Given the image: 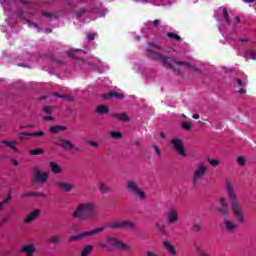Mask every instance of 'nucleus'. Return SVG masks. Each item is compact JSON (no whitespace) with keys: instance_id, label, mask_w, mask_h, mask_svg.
<instances>
[{"instance_id":"obj_1","label":"nucleus","mask_w":256,"mask_h":256,"mask_svg":"<svg viewBox=\"0 0 256 256\" xmlns=\"http://www.w3.org/2000/svg\"><path fill=\"white\" fill-rule=\"evenodd\" d=\"M226 191L231 201L232 213L236 221H238V223H245V213L243 212V206L239 204V200L235 195V190L233 189V186L231 185V181L229 180L226 181Z\"/></svg>"},{"instance_id":"obj_2","label":"nucleus","mask_w":256,"mask_h":256,"mask_svg":"<svg viewBox=\"0 0 256 256\" xmlns=\"http://www.w3.org/2000/svg\"><path fill=\"white\" fill-rule=\"evenodd\" d=\"M72 219H80V221H87V219H93L97 217V211L95 204L80 203L71 215Z\"/></svg>"},{"instance_id":"obj_3","label":"nucleus","mask_w":256,"mask_h":256,"mask_svg":"<svg viewBox=\"0 0 256 256\" xmlns=\"http://www.w3.org/2000/svg\"><path fill=\"white\" fill-rule=\"evenodd\" d=\"M106 243H108L112 249L117 247L118 249H121V251H126L127 253H131V251H133V246L125 244L123 241L115 237L106 238Z\"/></svg>"},{"instance_id":"obj_4","label":"nucleus","mask_w":256,"mask_h":256,"mask_svg":"<svg viewBox=\"0 0 256 256\" xmlns=\"http://www.w3.org/2000/svg\"><path fill=\"white\" fill-rule=\"evenodd\" d=\"M47 181H49V173L41 171L37 166L32 169V183L45 185Z\"/></svg>"},{"instance_id":"obj_5","label":"nucleus","mask_w":256,"mask_h":256,"mask_svg":"<svg viewBox=\"0 0 256 256\" xmlns=\"http://www.w3.org/2000/svg\"><path fill=\"white\" fill-rule=\"evenodd\" d=\"M126 188L128 189V191H130V193L135 195V197H138V199H140L141 201H145L147 197L145 195V191H143V189L139 187V184L135 182V180L128 181L126 184Z\"/></svg>"},{"instance_id":"obj_6","label":"nucleus","mask_w":256,"mask_h":256,"mask_svg":"<svg viewBox=\"0 0 256 256\" xmlns=\"http://www.w3.org/2000/svg\"><path fill=\"white\" fill-rule=\"evenodd\" d=\"M105 231L104 227H98L88 232H81L77 235L70 236L68 238V243H73V241H81L87 237H93V235H97V233H103Z\"/></svg>"},{"instance_id":"obj_7","label":"nucleus","mask_w":256,"mask_h":256,"mask_svg":"<svg viewBox=\"0 0 256 256\" xmlns=\"http://www.w3.org/2000/svg\"><path fill=\"white\" fill-rule=\"evenodd\" d=\"M207 174V166L205 164H198L197 168L194 171L193 177H192V185L193 187L197 186V183L205 177Z\"/></svg>"},{"instance_id":"obj_8","label":"nucleus","mask_w":256,"mask_h":256,"mask_svg":"<svg viewBox=\"0 0 256 256\" xmlns=\"http://www.w3.org/2000/svg\"><path fill=\"white\" fill-rule=\"evenodd\" d=\"M171 61H173L176 65H186V67H191L190 62L180 61L177 58H171V57H166V56H164L162 58V65L166 69H170L171 71H175V68H174L173 64H171Z\"/></svg>"},{"instance_id":"obj_9","label":"nucleus","mask_w":256,"mask_h":256,"mask_svg":"<svg viewBox=\"0 0 256 256\" xmlns=\"http://www.w3.org/2000/svg\"><path fill=\"white\" fill-rule=\"evenodd\" d=\"M54 145H57L58 147H62V149H74V151H81L79 148L75 147V144L73 142L63 138V136H59L54 139Z\"/></svg>"},{"instance_id":"obj_10","label":"nucleus","mask_w":256,"mask_h":256,"mask_svg":"<svg viewBox=\"0 0 256 256\" xmlns=\"http://www.w3.org/2000/svg\"><path fill=\"white\" fill-rule=\"evenodd\" d=\"M171 144L173 145L174 150L178 153V155H180L181 157H187V152H185L183 140L175 138L171 140Z\"/></svg>"},{"instance_id":"obj_11","label":"nucleus","mask_w":256,"mask_h":256,"mask_svg":"<svg viewBox=\"0 0 256 256\" xmlns=\"http://www.w3.org/2000/svg\"><path fill=\"white\" fill-rule=\"evenodd\" d=\"M166 220L170 225H177V223H179V211L175 208H171L166 213Z\"/></svg>"},{"instance_id":"obj_12","label":"nucleus","mask_w":256,"mask_h":256,"mask_svg":"<svg viewBox=\"0 0 256 256\" xmlns=\"http://www.w3.org/2000/svg\"><path fill=\"white\" fill-rule=\"evenodd\" d=\"M218 213L222 217H227V215H229V205L227 204V200L225 198L219 199Z\"/></svg>"},{"instance_id":"obj_13","label":"nucleus","mask_w":256,"mask_h":256,"mask_svg":"<svg viewBox=\"0 0 256 256\" xmlns=\"http://www.w3.org/2000/svg\"><path fill=\"white\" fill-rule=\"evenodd\" d=\"M224 229L227 233H235L237 231V223L232 220L226 219L224 220Z\"/></svg>"},{"instance_id":"obj_14","label":"nucleus","mask_w":256,"mask_h":256,"mask_svg":"<svg viewBox=\"0 0 256 256\" xmlns=\"http://www.w3.org/2000/svg\"><path fill=\"white\" fill-rule=\"evenodd\" d=\"M0 145H2V146H0L1 149H5V146H3V145H6L8 147V149L17 153V146H15V145H17V141H11V140L4 139V140L0 141Z\"/></svg>"},{"instance_id":"obj_15","label":"nucleus","mask_w":256,"mask_h":256,"mask_svg":"<svg viewBox=\"0 0 256 256\" xmlns=\"http://www.w3.org/2000/svg\"><path fill=\"white\" fill-rule=\"evenodd\" d=\"M35 251H37L35 244H27L22 247V253H25L26 256H34Z\"/></svg>"},{"instance_id":"obj_16","label":"nucleus","mask_w":256,"mask_h":256,"mask_svg":"<svg viewBox=\"0 0 256 256\" xmlns=\"http://www.w3.org/2000/svg\"><path fill=\"white\" fill-rule=\"evenodd\" d=\"M55 187H58L61 191H66L69 193L70 191H73V186L66 182H55Z\"/></svg>"},{"instance_id":"obj_17","label":"nucleus","mask_w":256,"mask_h":256,"mask_svg":"<svg viewBox=\"0 0 256 256\" xmlns=\"http://www.w3.org/2000/svg\"><path fill=\"white\" fill-rule=\"evenodd\" d=\"M147 55H148L149 59H152L153 61H162L163 57H164L162 54L155 52L151 49L147 50Z\"/></svg>"},{"instance_id":"obj_18","label":"nucleus","mask_w":256,"mask_h":256,"mask_svg":"<svg viewBox=\"0 0 256 256\" xmlns=\"http://www.w3.org/2000/svg\"><path fill=\"white\" fill-rule=\"evenodd\" d=\"M163 247L166 249V251H167V253H169V255H172V256L177 255V250L175 249V246H173V244H171V242L164 241Z\"/></svg>"},{"instance_id":"obj_19","label":"nucleus","mask_w":256,"mask_h":256,"mask_svg":"<svg viewBox=\"0 0 256 256\" xmlns=\"http://www.w3.org/2000/svg\"><path fill=\"white\" fill-rule=\"evenodd\" d=\"M41 213V211L39 210H33L25 219H24V223H33V221H35V219H37V217H39V214Z\"/></svg>"},{"instance_id":"obj_20","label":"nucleus","mask_w":256,"mask_h":256,"mask_svg":"<svg viewBox=\"0 0 256 256\" xmlns=\"http://www.w3.org/2000/svg\"><path fill=\"white\" fill-rule=\"evenodd\" d=\"M112 119H117L118 121H123L124 123H129V116H127V113H115L111 114Z\"/></svg>"},{"instance_id":"obj_21","label":"nucleus","mask_w":256,"mask_h":256,"mask_svg":"<svg viewBox=\"0 0 256 256\" xmlns=\"http://www.w3.org/2000/svg\"><path fill=\"white\" fill-rule=\"evenodd\" d=\"M49 131L52 135H57L58 133H62V131H67V126L54 125L49 128Z\"/></svg>"},{"instance_id":"obj_22","label":"nucleus","mask_w":256,"mask_h":256,"mask_svg":"<svg viewBox=\"0 0 256 256\" xmlns=\"http://www.w3.org/2000/svg\"><path fill=\"white\" fill-rule=\"evenodd\" d=\"M107 227L109 229H123V221L121 220H113L110 223L107 224Z\"/></svg>"},{"instance_id":"obj_23","label":"nucleus","mask_w":256,"mask_h":256,"mask_svg":"<svg viewBox=\"0 0 256 256\" xmlns=\"http://www.w3.org/2000/svg\"><path fill=\"white\" fill-rule=\"evenodd\" d=\"M98 189H99L100 193H102L104 195H107V193H111V188L105 182H99Z\"/></svg>"},{"instance_id":"obj_24","label":"nucleus","mask_w":256,"mask_h":256,"mask_svg":"<svg viewBox=\"0 0 256 256\" xmlns=\"http://www.w3.org/2000/svg\"><path fill=\"white\" fill-rule=\"evenodd\" d=\"M49 165L52 173H54L55 175H61V173H63L61 166H59V164H57L56 162H50Z\"/></svg>"},{"instance_id":"obj_25","label":"nucleus","mask_w":256,"mask_h":256,"mask_svg":"<svg viewBox=\"0 0 256 256\" xmlns=\"http://www.w3.org/2000/svg\"><path fill=\"white\" fill-rule=\"evenodd\" d=\"M111 97H116V99H125V95L117 92H109L103 95V99H111Z\"/></svg>"},{"instance_id":"obj_26","label":"nucleus","mask_w":256,"mask_h":256,"mask_svg":"<svg viewBox=\"0 0 256 256\" xmlns=\"http://www.w3.org/2000/svg\"><path fill=\"white\" fill-rule=\"evenodd\" d=\"M21 135H24V137H45V132L38 131V132H22Z\"/></svg>"},{"instance_id":"obj_27","label":"nucleus","mask_w":256,"mask_h":256,"mask_svg":"<svg viewBox=\"0 0 256 256\" xmlns=\"http://www.w3.org/2000/svg\"><path fill=\"white\" fill-rule=\"evenodd\" d=\"M91 253H93V246H91V245L84 246L82 248V250L80 251L81 256H90Z\"/></svg>"},{"instance_id":"obj_28","label":"nucleus","mask_w":256,"mask_h":256,"mask_svg":"<svg viewBox=\"0 0 256 256\" xmlns=\"http://www.w3.org/2000/svg\"><path fill=\"white\" fill-rule=\"evenodd\" d=\"M137 224L133 221H123L122 229H130V231H134Z\"/></svg>"},{"instance_id":"obj_29","label":"nucleus","mask_w":256,"mask_h":256,"mask_svg":"<svg viewBox=\"0 0 256 256\" xmlns=\"http://www.w3.org/2000/svg\"><path fill=\"white\" fill-rule=\"evenodd\" d=\"M109 111V106L100 105L96 108L97 115H105Z\"/></svg>"},{"instance_id":"obj_30","label":"nucleus","mask_w":256,"mask_h":256,"mask_svg":"<svg viewBox=\"0 0 256 256\" xmlns=\"http://www.w3.org/2000/svg\"><path fill=\"white\" fill-rule=\"evenodd\" d=\"M222 11L224 21L227 23L229 27H231V18H229V11H227V8H223Z\"/></svg>"},{"instance_id":"obj_31","label":"nucleus","mask_w":256,"mask_h":256,"mask_svg":"<svg viewBox=\"0 0 256 256\" xmlns=\"http://www.w3.org/2000/svg\"><path fill=\"white\" fill-rule=\"evenodd\" d=\"M192 231H194V233H201V231H203V226L199 222H194L192 225Z\"/></svg>"},{"instance_id":"obj_32","label":"nucleus","mask_w":256,"mask_h":256,"mask_svg":"<svg viewBox=\"0 0 256 256\" xmlns=\"http://www.w3.org/2000/svg\"><path fill=\"white\" fill-rule=\"evenodd\" d=\"M11 191L8 192V196L5 200H3L2 202H0V211H3V209H5V205H7V203H9V201H11Z\"/></svg>"},{"instance_id":"obj_33","label":"nucleus","mask_w":256,"mask_h":256,"mask_svg":"<svg viewBox=\"0 0 256 256\" xmlns=\"http://www.w3.org/2000/svg\"><path fill=\"white\" fill-rule=\"evenodd\" d=\"M155 227L157 230L160 231V233H163L165 235L167 233V230H165V226L161 224L160 222H156Z\"/></svg>"},{"instance_id":"obj_34","label":"nucleus","mask_w":256,"mask_h":256,"mask_svg":"<svg viewBox=\"0 0 256 256\" xmlns=\"http://www.w3.org/2000/svg\"><path fill=\"white\" fill-rule=\"evenodd\" d=\"M167 37H169V39H173L174 41H181V36L173 32H168Z\"/></svg>"},{"instance_id":"obj_35","label":"nucleus","mask_w":256,"mask_h":256,"mask_svg":"<svg viewBox=\"0 0 256 256\" xmlns=\"http://www.w3.org/2000/svg\"><path fill=\"white\" fill-rule=\"evenodd\" d=\"M30 155H43L45 153V150L41 148L33 149L29 151Z\"/></svg>"},{"instance_id":"obj_36","label":"nucleus","mask_w":256,"mask_h":256,"mask_svg":"<svg viewBox=\"0 0 256 256\" xmlns=\"http://www.w3.org/2000/svg\"><path fill=\"white\" fill-rule=\"evenodd\" d=\"M110 137L112 139H121V137H123V134H121V132L119 131H113V132H110Z\"/></svg>"},{"instance_id":"obj_37","label":"nucleus","mask_w":256,"mask_h":256,"mask_svg":"<svg viewBox=\"0 0 256 256\" xmlns=\"http://www.w3.org/2000/svg\"><path fill=\"white\" fill-rule=\"evenodd\" d=\"M237 163H238V165H240V167H245L247 160H245V157L239 156L237 158Z\"/></svg>"},{"instance_id":"obj_38","label":"nucleus","mask_w":256,"mask_h":256,"mask_svg":"<svg viewBox=\"0 0 256 256\" xmlns=\"http://www.w3.org/2000/svg\"><path fill=\"white\" fill-rule=\"evenodd\" d=\"M47 241L48 243H61V238L59 236H52Z\"/></svg>"},{"instance_id":"obj_39","label":"nucleus","mask_w":256,"mask_h":256,"mask_svg":"<svg viewBox=\"0 0 256 256\" xmlns=\"http://www.w3.org/2000/svg\"><path fill=\"white\" fill-rule=\"evenodd\" d=\"M181 127L185 131H191V127H193V125L189 122H182Z\"/></svg>"},{"instance_id":"obj_40","label":"nucleus","mask_w":256,"mask_h":256,"mask_svg":"<svg viewBox=\"0 0 256 256\" xmlns=\"http://www.w3.org/2000/svg\"><path fill=\"white\" fill-rule=\"evenodd\" d=\"M194 248L197 251V253L199 254V256H202L205 253L203 251V249H201V246L198 245L197 242H194Z\"/></svg>"},{"instance_id":"obj_41","label":"nucleus","mask_w":256,"mask_h":256,"mask_svg":"<svg viewBox=\"0 0 256 256\" xmlns=\"http://www.w3.org/2000/svg\"><path fill=\"white\" fill-rule=\"evenodd\" d=\"M247 55H248L249 59L256 61L255 50H253V49L248 50Z\"/></svg>"},{"instance_id":"obj_42","label":"nucleus","mask_w":256,"mask_h":256,"mask_svg":"<svg viewBox=\"0 0 256 256\" xmlns=\"http://www.w3.org/2000/svg\"><path fill=\"white\" fill-rule=\"evenodd\" d=\"M32 197H43V199H47V195L41 192H31Z\"/></svg>"},{"instance_id":"obj_43","label":"nucleus","mask_w":256,"mask_h":256,"mask_svg":"<svg viewBox=\"0 0 256 256\" xmlns=\"http://www.w3.org/2000/svg\"><path fill=\"white\" fill-rule=\"evenodd\" d=\"M208 163H210L212 167H217L219 165V160L208 158Z\"/></svg>"},{"instance_id":"obj_44","label":"nucleus","mask_w":256,"mask_h":256,"mask_svg":"<svg viewBox=\"0 0 256 256\" xmlns=\"http://www.w3.org/2000/svg\"><path fill=\"white\" fill-rule=\"evenodd\" d=\"M87 13V10L85 8H81L80 10L76 11V15L78 18L83 17Z\"/></svg>"},{"instance_id":"obj_45","label":"nucleus","mask_w":256,"mask_h":256,"mask_svg":"<svg viewBox=\"0 0 256 256\" xmlns=\"http://www.w3.org/2000/svg\"><path fill=\"white\" fill-rule=\"evenodd\" d=\"M43 111L44 113H46V115H51L53 113V108H51L50 106H44Z\"/></svg>"},{"instance_id":"obj_46","label":"nucleus","mask_w":256,"mask_h":256,"mask_svg":"<svg viewBox=\"0 0 256 256\" xmlns=\"http://www.w3.org/2000/svg\"><path fill=\"white\" fill-rule=\"evenodd\" d=\"M99 247H101L102 249H109V243H107V240L99 242Z\"/></svg>"},{"instance_id":"obj_47","label":"nucleus","mask_w":256,"mask_h":256,"mask_svg":"<svg viewBox=\"0 0 256 256\" xmlns=\"http://www.w3.org/2000/svg\"><path fill=\"white\" fill-rule=\"evenodd\" d=\"M62 99H65V100L68 101L69 103H73V101H75V98H74V97L67 96V95H62Z\"/></svg>"},{"instance_id":"obj_48","label":"nucleus","mask_w":256,"mask_h":256,"mask_svg":"<svg viewBox=\"0 0 256 256\" xmlns=\"http://www.w3.org/2000/svg\"><path fill=\"white\" fill-rule=\"evenodd\" d=\"M153 149H154L156 155H158V157H160L161 156V150L159 149V146L153 144Z\"/></svg>"},{"instance_id":"obj_49","label":"nucleus","mask_w":256,"mask_h":256,"mask_svg":"<svg viewBox=\"0 0 256 256\" xmlns=\"http://www.w3.org/2000/svg\"><path fill=\"white\" fill-rule=\"evenodd\" d=\"M235 81L239 87H244L245 82H243V80H241V78H236Z\"/></svg>"},{"instance_id":"obj_50","label":"nucleus","mask_w":256,"mask_h":256,"mask_svg":"<svg viewBox=\"0 0 256 256\" xmlns=\"http://www.w3.org/2000/svg\"><path fill=\"white\" fill-rule=\"evenodd\" d=\"M23 23H28V25L30 27H38L37 24L31 22V20L27 19V20H23Z\"/></svg>"},{"instance_id":"obj_51","label":"nucleus","mask_w":256,"mask_h":256,"mask_svg":"<svg viewBox=\"0 0 256 256\" xmlns=\"http://www.w3.org/2000/svg\"><path fill=\"white\" fill-rule=\"evenodd\" d=\"M87 145H90L91 147H99V143L95 141H88L86 142Z\"/></svg>"},{"instance_id":"obj_52","label":"nucleus","mask_w":256,"mask_h":256,"mask_svg":"<svg viewBox=\"0 0 256 256\" xmlns=\"http://www.w3.org/2000/svg\"><path fill=\"white\" fill-rule=\"evenodd\" d=\"M150 47H155L156 49H158L159 51H162L163 47L157 46V44H155V42H150L149 43Z\"/></svg>"},{"instance_id":"obj_53","label":"nucleus","mask_w":256,"mask_h":256,"mask_svg":"<svg viewBox=\"0 0 256 256\" xmlns=\"http://www.w3.org/2000/svg\"><path fill=\"white\" fill-rule=\"evenodd\" d=\"M96 35H97V34H88V35H87V39H88L89 41H94Z\"/></svg>"},{"instance_id":"obj_54","label":"nucleus","mask_w":256,"mask_h":256,"mask_svg":"<svg viewBox=\"0 0 256 256\" xmlns=\"http://www.w3.org/2000/svg\"><path fill=\"white\" fill-rule=\"evenodd\" d=\"M160 23H161V20H159V19H156V20L153 21V25H154L155 28L159 27Z\"/></svg>"},{"instance_id":"obj_55","label":"nucleus","mask_w":256,"mask_h":256,"mask_svg":"<svg viewBox=\"0 0 256 256\" xmlns=\"http://www.w3.org/2000/svg\"><path fill=\"white\" fill-rule=\"evenodd\" d=\"M42 15L44 16V17H53V14H51V13H49V12H46V11H43L42 12Z\"/></svg>"},{"instance_id":"obj_56","label":"nucleus","mask_w":256,"mask_h":256,"mask_svg":"<svg viewBox=\"0 0 256 256\" xmlns=\"http://www.w3.org/2000/svg\"><path fill=\"white\" fill-rule=\"evenodd\" d=\"M68 57H75V50H70L67 52Z\"/></svg>"},{"instance_id":"obj_57","label":"nucleus","mask_w":256,"mask_h":256,"mask_svg":"<svg viewBox=\"0 0 256 256\" xmlns=\"http://www.w3.org/2000/svg\"><path fill=\"white\" fill-rule=\"evenodd\" d=\"M188 67H191V69H193V71H195L196 73H201V70L198 67L191 66V64Z\"/></svg>"},{"instance_id":"obj_58","label":"nucleus","mask_w":256,"mask_h":256,"mask_svg":"<svg viewBox=\"0 0 256 256\" xmlns=\"http://www.w3.org/2000/svg\"><path fill=\"white\" fill-rule=\"evenodd\" d=\"M237 93H240V95H245V93H247V90L240 88L239 90H237Z\"/></svg>"},{"instance_id":"obj_59","label":"nucleus","mask_w":256,"mask_h":256,"mask_svg":"<svg viewBox=\"0 0 256 256\" xmlns=\"http://www.w3.org/2000/svg\"><path fill=\"white\" fill-rule=\"evenodd\" d=\"M43 121H53V116H45L43 117Z\"/></svg>"},{"instance_id":"obj_60","label":"nucleus","mask_w":256,"mask_h":256,"mask_svg":"<svg viewBox=\"0 0 256 256\" xmlns=\"http://www.w3.org/2000/svg\"><path fill=\"white\" fill-rule=\"evenodd\" d=\"M11 219V215H7L6 217L3 218L2 223H7Z\"/></svg>"},{"instance_id":"obj_61","label":"nucleus","mask_w":256,"mask_h":256,"mask_svg":"<svg viewBox=\"0 0 256 256\" xmlns=\"http://www.w3.org/2000/svg\"><path fill=\"white\" fill-rule=\"evenodd\" d=\"M21 197H23V198H25V197H32V194H31V192L24 193V194L21 195Z\"/></svg>"},{"instance_id":"obj_62","label":"nucleus","mask_w":256,"mask_h":256,"mask_svg":"<svg viewBox=\"0 0 256 256\" xmlns=\"http://www.w3.org/2000/svg\"><path fill=\"white\" fill-rule=\"evenodd\" d=\"M160 137H161V139H167V136L165 135V132H161Z\"/></svg>"},{"instance_id":"obj_63","label":"nucleus","mask_w":256,"mask_h":256,"mask_svg":"<svg viewBox=\"0 0 256 256\" xmlns=\"http://www.w3.org/2000/svg\"><path fill=\"white\" fill-rule=\"evenodd\" d=\"M33 126H21L20 129H31Z\"/></svg>"},{"instance_id":"obj_64","label":"nucleus","mask_w":256,"mask_h":256,"mask_svg":"<svg viewBox=\"0 0 256 256\" xmlns=\"http://www.w3.org/2000/svg\"><path fill=\"white\" fill-rule=\"evenodd\" d=\"M193 119H199V114H193Z\"/></svg>"}]
</instances>
